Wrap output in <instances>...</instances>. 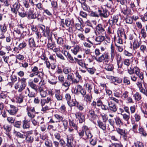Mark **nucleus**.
Here are the masks:
<instances>
[{
    "label": "nucleus",
    "instance_id": "f257e3e1",
    "mask_svg": "<svg viewBox=\"0 0 147 147\" xmlns=\"http://www.w3.org/2000/svg\"><path fill=\"white\" fill-rule=\"evenodd\" d=\"M78 134L81 138L84 136L85 139L91 138L92 137V135L88 127L85 125L83 126L82 130L78 132Z\"/></svg>",
    "mask_w": 147,
    "mask_h": 147
},
{
    "label": "nucleus",
    "instance_id": "f03ea898",
    "mask_svg": "<svg viewBox=\"0 0 147 147\" xmlns=\"http://www.w3.org/2000/svg\"><path fill=\"white\" fill-rule=\"evenodd\" d=\"M39 31L40 32V35L42 36L48 37H52L53 36V33L51 32L50 33V31L49 28L48 27H47L46 29H45V26L41 24L39 26Z\"/></svg>",
    "mask_w": 147,
    "mask_h": 147
},
{
    "label": "nucleus",
    "instance_id": "7ed1b4c3",
    "mask_svg": "<svg viewBox=\"0 0 147 147\" xmlns=\"http://www.w3.org/2000/svg\"><path fill=\"white\" fill-rule=\"evenodd\" d=\"M109 55L107 53H104L99 57H95L94 59L98 63L108 62L109 61Z\"/></svg>",
    "mask_w": 147,
    "mask_h": 147
},
{
    "label": "nucleus",
    "instance_id": "20e7f679",
    "mask_svg": "<svg viewBox=\"0 0 147 147\" xmlns=\"http://www.w3.org/2000/svg\"><path fill=\"white\" fill-rule=\"evenodd\" d=\"M26 134L25 140L26 142L28 143H32L34 140V136L32 135L33 131L30 130L26 132H22Z\"/></svg>",
    "mask_w": 147,
    "mask_h": 147
},
{
    "label": "nucleus",
    "instance_id": "39448f33",
    "mask_svg": "<svg viewBox=\"0 0 147 147\" xmlns=\"http://www.w3.org/2000/svg\"><path fill=\"white\" fill-rule=\"evenodd\" d=\"M95 33L96 35H99L98 37H105L103 35L104 33H105V30L101 24H99L97 26Z\"/></svg>",
    "mask_w": 147,
    "mask_h": 147
},
{
    "label": "nucleus",
    "instance_id": "423d86ee",
    "mask_svg": "<svg viewBox=\"0 0 147 147\" xmlns=\"http://www.w3.org/2000/svg\"><path fill=\"white\" fill-rule=\"evenodd\" d=\"M22 8L20 7V3L18 2H17L14 3L11 7V10L13 13L16 15L17 12Z\"/></svg>",
    "mask_w": 147,
    "mask_h": 147
},
{
    "label": "nucleus",
    "instance_id": "0eeeda50",
    "mask_svg": "<svg viewBox=\"0 0 147 147\" xmlns=\"http://www.w3.org/2000/svg\"><path fill=\"white\" fill-rule=\"evenodd\" d=\"M74 93L77 94L79 92H80L81 94L83 96L85 95L86 94V91L85 89L83 88L82 86L79 84L78 85L74 90Z\"/></svg>",
    "mask_w": 147,
    "mask_h": 147
},
{
    "label": "nucleus",
    "instance_id": "6e6552de",
    "mask_svg": "<svg viewBox=\"0 0 147 147\" xmlns=\"http://www.w3.org/2000/svg\"><path fill=\"white\" fill-rule=\"evenodd\" d=\"M38 77L40 78V80L39 83V85L38 86V91L44 90V88L45 87L46 82L42 77L41 75H39Z\"/></svg>",
    "mask_w": 147,
    "mask_h": 147
},
{
    "label": "nucleus",
    "instance_id": "1a4fd4ad",
    "mask_svg": "<svg viewBox=\"0 0 147 147\" xmlns=\"http://www.w3.org/2000/svg\"><path fill=\"white\" fill-rule=\"evenodd\" d=\"M54 94L57 101H62L63 95L60 90L55 89L54 92Z\"/></svg>",
    "mask_w": 147,
    "mask_h": 147
},
{
    "label": "nucleus",
    "instance_id": "9d476101",
    "mask_svg": "<svg viewBox=\"0 0 147 147\" xmlns=\"http://www.w3.org/2000/svg\"><path fill=\"white\" fill-rule=\"evenodd\" d=\"M102 10L99 9H98L99 16L105 18H107L109 15V12L106 9L102 8Z\"/></svg>",
    "mask_w": 147,
    "mask_h": 147
},
{
    "label": "nucleus",
    "instance_id": "9b49d317",
    "mask_svg": "<svg viewBox=\"0 0 147 147\" xmlns=\"http://www.w3.org/2000/svg\"><path fill=\"white\" fill-rule=\"evenodd\" d=\"M88 110L87 116L88 118L91 120H94L96 115L94 110L92 109H88Z\"/></svg>",
    "mask_w": 147,
    "mask_h": 147
},
{
    "label": "nucleus",
    "instance_id": "f8f14e48",
    "mask_svg": "<svg viewBox=\"0 0 147 147\" xmlns=\"http://www.w3.org/2000/svg\"><path fill=\"white\" fill-rule=\"evenodd\" d=\"M107 102L108 105V110L113 113L115 112L117 109V107L116 105L112 101Z\"/></svg>",
    "mask_w": 147,
    "mask_h": 147
},
{
    "label": "nucleus",
    "instance_id": "ddd939ff",
    "mask_svg": "<svg viewBox=\"0 0 147 147\" xmlns=\"http://www.w3.org/2000/svg\"><path fill=\"white\" fill-rule=\"evenodd\" d=\"M75 115L76 119L78 120L80 123H82L85 121L84 115L82 113L80 112H76Z\"/></svg>",
    "mask_w": 147,
    "mask_h": 147
},
{
    "label": "nucleus",
    "instance_id": "4468645a",
    "mask_svg": "<svg viewBox=\"0 0 147 147\" xmlns=\"http://www.w3.org/2000/svg\"><path fill=\"white\" fill-rule=\"evenodd\" d=\"M74 138L71 136H67L66 145L68 147H74Z\"/></svg>",
    "mask_w": 147,
    "mask_h": 147
},
{
    "label": "nucleus",
    "instance_id": "2eb2a0df",
    "mask_svg": "<svg viewBox=\"0 0 147 147\" xmlns=\"http://www.w3.org/2000/svg\"><path fill=\"white\" fill-rule=\"evenodd\" d=\"M10 108L7 110L9 113L11 115H15L17 113L18 111V108L15 106L10 105Z\"/></svg>",
    "mask_w": 147,
    "mask_h": 147
},
{
    "label": "nucleus",
    "instance_id": "dca6fc26",
    "mask_svg": "<svg viewBox=\"0 0 147 147\" xmlns=\"http://www.w3.org/2000/svg\"><path fill=\"white\" fill-rule=\"evenodd\" d=\"M133 70L135 73L136 75L139 77L141 80L144 78L143 74L142 72H140V70L138 67H135L133 68Z\"/></svg>",
    "mask_w": 147,
    "mask_h": 147
},
{
    "label": "nucleus",
    "instance_id": "f3484780",
    "mask_svg": "<svg viewBox=\"0 0 147 147\" xmlns=\"http://www.w3.org/2000/svg\"><path fill=\"white\" fill-rule=\"evenodd\" d=\"M25 87L18 81L14 85L15 89L18 90L19 92H22L25 88Z\"/></svg>",
    "mask_w": 147,
    "mask_h": 147
},
{
    "label": "nucleus",
    "instance_id": "a211bd4d",
    "mask_svg": "<svg viewBox=\"0 0 147 147\" xmlns=\"http://www.w3.org/2000/svg\"><path fill=\"white\" fill-rule=\"evenodd\" d=\"M32 71L35 73L36 75L38 76L40 73L43 74V69L41 68H39L37 67L36 66H34L33 67H32Z\"/></svg>",
    "mask_w": 147,
    "mask_h": 147
},
{
    "label": "nucleus",
    "instance_id": "6ab92c4d",
    "mask_svg": "<svg viewBox=\"0 0 147 147\" xmlns=\"http://www.w3.org/2000/svg\"><path fill=\"white\" fill-rule=\"evenodd\" d=\"M141 44L140 39H138L136 37L134 38L133 42V48L134 49H137L139 47Z\"/></svg>",
    "mask_w": 147,
    "mask_h": 147
},
{
    "label": "nucleus",
    "instance_id": "aec40b11",
    "mask_svg": "<svg viewBox=\"0 0 147 147\" xmlns=\"http://www.w3.org/2000/svg\"><path fill=\"white\" fill-rule=\"evenodd\" d=\"M73 104L71 106V107L72 106H76L80 111H81L83 110L84 107L83 105L79 104V103L75 100V101H73Z\"/></svg>",
    "mask_w": 147,
    "mask_h": 147
},
{
    "label": "nucleus",
    "instance_id": "412c9836",
    "mask_svg": "<svg viewBox=\"0 0 147 147\" xmlns=\"http://www.w3.org/2000/svg\"><path fill=\"white\" fill-rule=\"evenodd\" d=\"M115 58L117 60L118 68H121L122 67V62L121 56L118 54H116Z\"/></svg>",
    "mask_w": 147,
    "mask_h": 147
},
{
    "label": "nucleus",
    "instance_id": "4be33fe9",
    "mask_svg": "<svg viewBox=\"0 0 147 147\" xmlns=\"http://www.w3.org/2000/svg\"><path fill=\"white\" fill-rule=\"evenodd\" d=\"M121 11L124 14L127 16L131 14V9H128L127 6L125 5H124L123 8H122Z\"/></svg>",
    "mask_w": 147,
    "mask_h": 147
},
{
    "label": "nucleus",
    "instance_id": "5701e85b",
    "mask_svg": "<svg viewBox=\"0 0 147 147\" xmlns=\"http://www.w3.org/2000/svg\"><path fill=\"white\" fill-rule=\"evenodd\" d=\"M113 26L111 25L109 27L107 32V35L109 36H115L114 35V30Z\"/></svg>",
    "mask_w": 147,
    "mask_h": 147
},
{
    "label": "nucleus",
    "instance_id": "b1692460",
    "mask_svg": "<svg viewBox=\"0 0 147 147\" xmlns=\"http://www.w3.org/2000/svg\"><path fill=\"white\" fill-rule=\"evenodd\" d=\"M64 24L69 28H72L74 26V22L73 21L71 20L69 18H67L65 19Z\"/></svg>",
    "mask_w": 147,
    "mask_h": 147
},
{
    "label": "nucleus",
    "instance_id": "393cba45",
    "mask_svg": "<svg viewBox=\"0 0 147 147\" xmlns=\"http://www.w3.org/2000/svg\"><path fill=\"white\" fill-rule=\"evenodd\" d=\"M98 125L99 127L103 131L106 129V125L105 123H104L100 120L97 121Z\"/></svg>",
    "mask_w": 147,
    "mask_h": 147
},
{
    "label": "nucleus",
    "instance_id": "a878e982",
    "mask_svg": "<svg viewBox=\"0 0 147 147\" xmlns=\"http://www.w3.org/2000/svg\"><path fill=\"white\" fill-rule=\"evenodd\" d=\"M62 125L60 126V127H63L64 130L65 131L68 127V121L65 119H64L61 121Z\"/></svg>",
    "mask_w": 147,
    "mask_h": 147
},
{
    "label": "nucleus",
    "instance_id": "bb28decb",
    "mask_svg": "<svg viewBox=\"0 0 147 147\" xmlns=\"http://www.w3.org/2000/svg\"><path fill=\"white\" fill-rule=\"evenodd\" d=\"M111 50L110 52V61L112 62L115 55V49L114 47L111 45Z\"/></svg>",
    "mask_w": 147,
    "mask_h": 147
},
{
    "label": "nucleus",
    "instance_id": "cd10ccee",
    "mask_svg": "<svg viewBox=\"0 0 147 147\" xmlns=\"http://www.w3.org/2000/svg\"><path fill=\"white\" fill-rule=\"evenodd\" d=\"M110 79H111V81L115 85H116L117 83L119 84L122 82L121 79H118L117 78L113 76L110 77Z\"/></svg>",
    "mask_w": 147,
    "mask_h": 147
},
{
    "label": "nucleus",
    "instance_id": "c85d7f7f",
    "mask_svg": "<svg viewBox=\"0 0 147 147\" xmlns=\"http://www.w3.org/2000/svg\"><path fill=\"white\" fill-rule=\"evenodd\" d=\"M65 98L66 100L67 101V102L68 105L69 106L71 107L73 104L71 103V96L70 94L68 93L66 94L65 95Z\"/></svg>",
    "mask_w": 147,
    "mask_h": 147
},
{
    "label": "nucleus",
    "instance_id": "c756f323",
    "mask_svg": "<svg viewBox=\"0 0 147 147\" xmlns=\"http://www.w3.org/2000/svg\"><path fill=\"white\" fill-rule=\"evenodd\" d=\"M28 86L32 89L36 91L38 90L37 85L34 83L32 81L30 80L28 82Z\"/></svg>",
    "mask_w": 147,
    "mask_h": 147
},
{
    "label": "nucleus",
    "instance_id": "7c9ffc66",
    "mask_svg": "<svg viewBox=\"0 0 147 147\" xmlns=\"http://www.w3.org/2000/svg\"><path fill=\"white\" fill-rule=\"evenodd\" d=\"M117 33L118 37H126L123 28H119L117 30Z\"/></svg>",
    "mask_w": 147,
    "mask_h": 147
},
{
    "label": "nucleus",
    "instance_id": "2f4dec72",
    "mask_svg": "<svg viewBox=\"0 0 147 147\" xmlns=\"http://www.w3.org/2000/svg\"><path fill=\"white\" fill-rule=\"evenodd\" d=\"M85 86L86 89L89 93L91 92L92 89L93 88L94 86L93 84L88 83H86L85 84Z\"/></svg>",
    "mask_w": 147,
    "mask_h": 147
},
{
    "label": "nucleus",
    "instance_id": "473e14b6",
    "mask_svg": "<svg viewBox=\"0 0 147 147\" xmlns=\"http://www.w3.org/2000/svg\"><path fill=\"white\" fill-rule=\"evenodd\" d=\"M30 127V123L27 120H24L23 121L22 127L24 129H28Z\"/></svg>",
    "mask_w": 147,
    "mask_h": 147
},
{
    "label": "nucleus",
    "instance_id": "72a5a7b5",
    "mask_svg": "<svg viewBox=\"0 0 147 147\" xmlns=\"http://www.w3.org/2000/svg\"><path fill=\"white\" fill-rule=\"evenodd\" d=\"M118 19L119 17L117 15L114 16L112 18V20H110V24H112L113 25L115 24L118 21Z\"/></svg>",
    "mask_w": 147,
    "mask_h": 147
},
{
    "label": "nucleus",
    "instance_id": "f704fd0d",
    "mask_svg": "<svg viewBox=\"0 0 147 147\" xmlns=\"http://www.w3.org/2000/svg\"><path fill=\"white\" fill-rule=\"evenodd\" d=\"M115 120L116 124L118 127H120L121 125L123 124L122 121L119 117H117L115 119Z\"/></svg>",
    "mask_w": 147,
    "mask_h": 147
},
{
    "label": "nucleus",
    "instance_id": "c9c22d12",
    "mask_svg": "<svg viewBox=\"0 0 147 147\" xmlns=\"http://www.w3.org/2000/svg\"><path fill=\"white\" fill-rule=\"evenodd\" d=\"M52 109L51 106L45 105L42 107L41 111L44 113H46L47 112V111L49 110Z\"/></svg>",
    "mask_w": 147,
    "mask_h": 147
},
{
    "label": "nucleus",
    "instance_id": "e433bc0d",
    "mask_svg": "<svg viewBox=\"0 0 147 147\" xmlns=\"http://www.w3.org/2000/svg\"><path fill=\"white\" fill-rule=\"evenodd\" d=\"M138 130L139 133L142 135L143 136L146 137L147 136V134L146 132L142 127L139 126Z\"/></svg>",
    "mask_w": 147,
    "mask_h": 147
},
{
    "label": "nucleus",
    "instance_id": "4c0bfd02",
    "mask_svg": "<svg viewBox=\"0 0 147 147\" xmlns=\"http://www.w3.org/2000/svg\"><path fill=\"white\" fill-rule=\"evenodd\" d=\"M54 117L57 120V121H56V123L57 122H60L64 119L63 117L58 114H55L54 115Z\"/></svg>",
    "mask_w": 147,
    "mask_h": 147
},
{
    "label": "nucleus",
    "instance_id": "58836bf2",
    "mask_svg": "<svg viewBox=\"0 0 147 147\" xmlns=\"http://www.w3.org/2000/svg\"><path fill=\"white\" fill-rule=\"evenodd\" d=\"M105 69L106 70L108 71H111L113 70L114 67L113 65L109 63L106 65Z\"/></svg>",
    "mask_w": 147,
    "mask_h": 147
},
{
    "label": "nucleus",
    "instance_id": "ea45409f",
    "mask_svg": "<svg viewBox=\"0 0 147 147\" xmlns=\"http://www.w3.org/2000/svg\"><path fill=\"white\" fill-rule=\"evenodd\" d=\"M48 82L51 84H55L57 82V78L54 76L51 77L49 80Z\"/></svg>",
    "mask_w": 147,
    "mask_h": 147
},
{
    "label": "nucleus",
    "instance_id": "a19ab883",
    "mask_svg": "<svg viewBox=\"0 0 147 147\" xmlns=\"http://www.w3.org/2000/svg\"><path fill=\"white\" fill-rule=\"evenodd\" d=\"M109 146L110 147H123V146L121 143L119 142L117 143H112Z\"/></svg>",
    "mask_w": 147,
    "mask_h": 147
},
{
    "label": "nucleus",
    "instance_id": "79ce46f5",
    "mask_svg": "<svg viewBox=\"0 0 147 147\" xmlns=\"http://www.w3.org/2000/svg\"><path fill=\"white\" fill-rule=\"evenodd\" d=\"M80 47L78 45L75 46L73 49H71V51L75 55L77 54V53L79 51L80 49Z\"/></svg>",
    "mask_w": 147,
    "mask_h": 147
},
{
    "label": "nucleus",
    "instance_id": "37998d69",
    "mask_svg": "<svg viewBox=\"0 0 147 147\" xmlns=\"http://www.w3.org/2000/svg\"><path fill=\"white\" fill-rule=\"evenodd\" d=\"M18 12L19 13V15L22 18H24L25 17L27 14L25 12H24L23 8H21V9Z\"/></svg>",
    "mask_w": 147,
    "mask_h": 147
},
{
    "label": "nucleus",
    "instance_id": "c03bdc74",
    "mask_svg": "<svg viewBox=\"0 0 147 147\" xmlns=\"http://www.w3.org/2000/svg\"><path fill=\"white\" fill-rule=\"evenodd\" d=\"M121 115L122 116L123 119L125 121L128 122L130 119V116L129 115H127L126 113H121Z\"/></svg>",
    "mask_w": 147,
    "mask_h": 147
},
{
    "label": "nucleus",
    "instance_id": "a18cd8bd",
    "mask_svg": "<svg viewBox=\"0 0 147 147\" xmlns=\"http://www.w3.org/2000/svg\"><path fill=\"white\" fill-rule=\"evenodd\" d=\"M71 85V83L70 82H69L68 80H66L63 83H62V86H63L66 88H67V90L69 87Z\"/></svg>",
    "mask_w": 147,
    "mask_h": 147
},
{
    "label": "nucleus",
    "instance_id": "49530a36",
    "mask_svg": "<svg viewBox=\"0 0 147 147\" xmlns=\"http://www.w3.org/2000/svg\"><path fill=\"white\" fill-rule=\"evenodd\" d=\"M45 144L47 147H53L51 141L49 139L46 140Z\"/></svg>",
    "mask_w": 147,
    "mask_h": 147
},
{
    "label": "nucleus",
    "instance_id": "de8ad7c7",
    "mask_svg": "<svg viewBox=\"0 0 147 147\" xmlns=\"http://www.w3.org/2000/svg\"><path fill=\"white\" fill-rule=\"evenodd\" d=\"M26 78H23L21 79L19 78L18 81L20 82L21 84L23 85L26 87Z\"/></svg>",
    "mask_w": 147,
    "mask_h": 147
},
{
    "label": "nucleus",
    "instance_id": "09e8293b",
    "mask_svg": "<svg viewBox=\"0 0 147 147\" xmlns=\"http://www.w3.org/2000/svg\"><path fill=\"white\" fill-rule=\"evenodd\" d=\"M93 89V92L96 94L97 95L100 94L101 93V90H99L98 88L97 87V86H94Z\"/></svg>",
    "mask_w": 147,
    "mask_h": 147
},
{
    "label": "nucleus",
    "instance_id": "8fccbe9b",
    "mask_svg": "<svg viewBox=\"0 0 147 147\" xmlns=\"http://www.w3.org/2000/svg\"><path fill=\"white\" fill-rule=\"evenodd\" d=\"M9 56H5L3 57L2 58L3 60V61L7 64H8L10 62V60L9 59Z\"/></svg>",
    "mask_w": 147,
    "mask_h": 147
},
{
    "label": "nucleus",
    "instance_id": "3c124183",
    "mask_svg": "<svg viewBox=\"0 0 147 147\" xmlns=\"http://www.w3.org/2000/svg\"><path fill=\"white\" fill-rule=\"evenodd\" d=\"M140 50L143 53H147V48L145 45H141L140 47Z\"/></svg>",
    "mask_w": 147,
    "mask_h": 147
},
{
    "label": "nucleus",
    "instance_id": "603ef678",
    "mask_svg": "<svg viewBox=\"0 0 147 147\" xmlns=\"http://www.w3.org/2000/svg\"><path fill=\"white\" fill-rule=\"evenodd\" d=\"M24 97V96L23 95L21 94H20L17 98L18 102L20 103L22 102L23 101Z\"/></svg>",
    "mask_w": 147,
    "mask_h": 147
},
{
    "label": "nucleus",
    "instance_id": "864d4df0",
    "mask_svg": "<svg viewBox=\"0 0 147 147\" xmlns=\"http://www.w3.org/2000/svg\"><path fill=\"white\" fill-rule=\"evenodd\" d=\"M135 99L137 101H139L141 99L142 97L141 94L138 92H136L134 95Z\"/></svg>",
    "mask_w": 147,
    "mask_h": 147
},
{
    "label": "nucleus",
    "instance_id": "5fc2aeb1",
    "mask_svg": "<svg viewBox=\"0 0 147 147\" xmlns=\"http://www.w3.org/2000/svg\"><path fill=\"white\" fill-rule=\"evenodd\" d=\"M105 39V37H96L95 41L96 42V44H98Z\"/></svg>",
    "mask_w": 147,
    "mask_h": 147
},
{
    "label": "nucleus",
    "instance_id": "6e6d98bb",
    "mask_svg": "<svg viewBox=\"0 0 147 147\" xmlns=\"http://www.w3.org/2000/svg\"><path fill=\"white\" fill-rule=\"evenodd\" d=\"M42 143L41 141L36 139L34 143V145L35 147H41Z\"/></svg>",
    "mask_w": 147,
    "mask_h": 147
},
{
    "label": "nucleus",
    "instance_id": "4d7b16f0",
    "mask_svg": "<svg viewBox=\"0 0 147 147\" xmlns=\"http://www.w3.org/2000/svg\"><path fill=\"white\" fill-rule=\"evenodd\" d=\"M27 112H30L35 113V111L34 107L27 106L26 108Z\"/></svg>",
    "mask_w": 147,
    "mask_h": 147
},
{
    "label": "nucleus",
    "instance_id": "13d9d810",
    "mask_svg": "<svg viewBox=\"0 0 147 147\" xmlns=\"http://www.w3.org/2000/svg\"><path fill=\"white\" fill-rule=\"evenodd\" d=\"M37 119L38 121V124H41L44 123V118L42 117L38 116L37 117Z\"/></svg>",
    "mask_w": 147,
    "mask_h": 147
},
{
    "label": "nucleus",
    "instance_id": "bf43d9fd",
    "mask_svg": "<svg viewBox=\"0 0 147 147\" xmlns=\"http://www.w3.org/2000/svg\"><path fill=\"white\" fill-rule=\"evenodd\" d=\"M74 77V74L73 73L71 72L67 74V79L68 80L71 81V80H73Z\"/></svg>",
    "mask_w": 147,
    "mask_h": 147
},
{
    "label": "nucleus",
    "instance_id": "052dcab7",
    "mask_svg": "<svg viewBox=\"0 0 147 147\" xmlns=\"http://www.w3.org/2000/svg\"><path fill=\"white\" fill-rule=\"evenodd\" d=\"M63 71L65 74H68L71 72V69L67 67H65L63 68Z\"/></svg>",
    "mask_w": 147,
    "mask_h": 147
},
{
    "label": "nucleus",
    "instance_id": "680f3d73",
    "mask_svg": "<svg viewBox=\"0 0 147 147\" xmlns=\"http://www.w3.org/2000/svg\"><path fill=\"white\" fill-rule=\"evenodd\" d=\"M22 122L21 121H17L15 122L14 124V126L18 128H20L21 127Z\"/></svg>",
    "mask_w": 147,
    "mask_h": 147
},
{
    "label": "nucleus",
    "instance_id": "e2e57ef3",
    "mask_svg": "<svg viewBox=\"0 0 147 147\" xmlns=\"http://www.w3.org/2000/svg\"><path fill=\"white\" fill-rule=\"evenodd\" d=\"M78 64L83 68L86 69V68H87L88 64H86L84 63H83L82 60H81Z\"/></svg>",
    "mask_w": 147,
    "mask_h": 147
},
{
    "label": "nucleus",
    "instance_id": "0e129e2a",
    "mask_svg": "<svg viewBox=\"0 0 147 147\" xmlns=\"http://www.w3.org/2000/svg\"><path fill=\"white\" fill-rule=\"evenodd\" d=\"M69 125L70 127H74L75 129H77L76 125L75 124L74 122V121L73 120H69Z\"/></svg>",
    "mask_w": 147,
    "mask_h": 147
},
{
    "label": "nucleus",
    "instance_id": "69168bd1",
    "mask_svg": "<svg viewBox=\"0 0 147 147\" xmlns=\"http://www.w3.org/2000/svg\"><path fill=\"white\" fill-rule=\"evenodd\" d=\"M14 134L16 135V136L21 138H24L23 134H21L20 132L15 131Z\"/></svg>",
    "mask_w": 147,
    "mask_h": 147
},
{
    "label": "nucleus",
    "instance_id": "338daca9",
    "mask_svg": "<svg viewBox=\"0 0 147 147\" xmlns=\"http://www.w3.org/2000/svg\"><path fill=\"white\" fill-rule=\"evenodd\" d=\"M117 132L121 135H124L125 134V130L121 129L119 128H118L116 129Z\"/></svg>",
    "mask_w": 147,
    "mask_h": 147
},
{
    "label": "nucleus",
    "instance_id": "774afa93",
    "mask_svg": "<svg viewBox=\"0 0 147 147\" xmlns=\"http://www.w3.org/2000/svg\"><path fill=\"white\" fill-rule=\"evenodd\" d=\"M3 128L7 132H9L11 130L10 126L7 124H5L3 126Z\"/></svg>",
    "mask_w": 147,
    "mask_h": 147
}]
</instances>
